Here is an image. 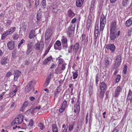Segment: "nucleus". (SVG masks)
Returning a JSON list of instances; mask_svg holds the SVG:
<instances>
[{
    "instance_id": "nucleus-1",
    "label": "nucleus",
    "mask_w": 132,
    "mask_h": 132,
    "mask_svg": "<svg viewBox=\"0 0 132 132\" xmlns=\"http://www.w3.org/2000/svg\"><path fill=\"white\" fill-rule=\"evenodd\" d=\"M106 16L104 14L102 15L100 17V31L102 32L104 28L106 23Z\"/></svg>"
},
{
    "instance_id": "nucleus-2",
    "label": "nucleus",
    "mask_w": 132,
    "mask_h": 132,
    "mask_svg": "<svg viewBox=\"0 0 132 132\" xmlns=\"http://www.w3.org/2000/svg\"><path fill=\"white\" fill-rule=\"evenodd\" d=\"M23 119V115L22 114L19 115L12 122V125H14L15 124L19 125L22 122Z\"/></svg>"
},
{
    "instance_id": "nucleus-3",
    "label": "nucleus",
    "mask_w": 132,
    "mask_h": 132,
    "mask_svg": "<svg viewBox=\"0 0 132 132\" xmlns=\"http://www.w3.org/2000/svg\"><path fill=\"white\" fill-rule=\"evenodd\" d=\"M44 43L43 42H40L39 43H37L35 44L34 48L37 51L42 52L44 47Z\"/></svg>"
},
{
    "instance_id": "nucleus-4",
    "label": "nucleus",
    "mask_w": 132,
    "mask_h": 132,
    "mask_svg": "<svg viewBox=\"0 0 132 132\" xmlns=\"http://www.w3.org/2000/svg\"><path fill=\"white\" fill-rule=\"evenodd\" d=\"M77 105L76 104H74V108L75 109L74 110V112L75 113H77V114H79L80 111V103L79 102V99H78L77 101Z\"/></svg>"
},
{
    "instance_id": "nucleus-5",
    "label": "nucleus",
    "mask_w": 132,
    "mask_h": 132,
    "mask_svg": "<svg viewBox=\"0 0 132 132\" xmlns=\"http://www.w3.org/2000/svg\"><path fill=\"white\" fill-rule=\"evenodd\" d=\"M116 22L115 21H112L110 26V32H116L117 30Z\"/></svg>"
},
{
    "instance_id": "nucleus-6",
    "label": "nucleus",
    "mask_w": 132,
    "mask_h": 132,
    "mask_svg": "<svg viewBox=\"0 0 132 132\" xmlns=\"http://www.w3.org/2000/svg\"><path fill=\"white\" fill-rule=\"evenodd\" d=\"M99 87L101 91L106 92L107 88V85L105 83L102 82L99 84Z\"/></svg>"
},
{
    "instance_id": "nucleus-7",
    "label": "nucleus",
    "mask_w": 132,
    "mask_h": 132,
    "mask_svg": "<svg viewBox=\"0 0 132 132\" xmlns=\"http://www.w3.org/2000/svg\"><path fill=\"white\" fill-rule=\"evenodd\" d=\"M106 48L107 50H110L111 51V52H114L115 49V46L113 44H109L106 45Z\"/></svg>"
},
{
    "instance_id": "nucleus-8",
    "label": "nucleus",
    "mask_w": 132,
    "mask_h": 132,
    "mask_svg": "<svg viewBox=\"0 0 132 132\" xmlns=\"http://www.w3.org/2000/svg\"><path fill=\"white\" fill-rule=\"evenodd\" d=\"M33 83V82L32 81H31L28 83L25 88V92L28 93L31 90L32 88V86Z\"/></svg>"
},
{
    "instance_id": "nucleus-9",
    "label": "nucleus",
    "mask_w": 132,
    "mask_h": 132,
    "mask_svg": "<svg viewBox=\"0 0 132 132\" xmlns=\"http://www.w3.org/2000/svg\"><path fill=\"white\" fill-rule=\"evenodd\" d=\"M51 35V30L49 29H47L46 31L45 35V40H48L50 39Z\"/></svg>"
},
{
    "instance_id": "nucleus-10",
    "label": "nucleus",
    "mask_w": 132,
    "mask_h": 132,
    "mask_svg": "<svg viewBox=\"0 0 132 132\" xmlns=\"http://www.w3.org/2000/svg\"><path fill=\"white\" fill-rule=\"evenodd\" d=\"M7 44L8 48L10 50H13L14 48L15 44L13 41L11 40Z\"/></svg>"
},
{
    "instance_id": "nucleus-11",
    "label": "nucleus",
    "mask_w": 132,
    "mask_h": 132,
    "mask_svg": "<svg viewBox=\"0 0 132 132\" xmlns=\"http://www.w3.org/2000/svg\"><path fill=\"white\" fill-rule=\"evenodd\" d=\"M52 12L55 14H58L61 12L60 9H58V7L56 5L52 7Z\"/></svg>"
},
{
    "instance_id": "nucleus-12",
    "label": "nucleus",
    "mask_w": 132,
    "mask_h": 132,
    "mask_svg": "<svg viewBox=\"0 0 132 132\" xmlns=\"http://www.w3.org/2000/svg\"><path fill=\"white\" fill-rule=\"evenodd\" d=\"M61 44L59 40H57L54 45L55 49L59 50H60L61 48H60L59 47L61 46Z\"/></svg>"
},
{
    "instance_id": "nucleus-13",
    "label": "nucleus",
    "mask_w": 132,
    "mask_h": 132,
    "mask_svg": "<svg viewBox=\"0 0 132 132\" xmlns=\"http://www.w3.org/2000/svg\"><path fill=\"white\" fill-rule=\"evenodd\" d=\"M92 22V16L89 14L88 16L87 24V28L89 29L90 27L91 24Z\"/></svg>"
},
{
    "instance_id": "nucleus-14",
    "label": "nucleus",
    "mask_w": 132,
    "mask_h": 132,
    "mask_svg": "<svg viewBox=\"0 0 132 132\" xmlns=\"http://www.w3.org/2000/svg\"><path fill=\"white\" fill-rule=\"evenodd\" d=\"M79 47V43H77L73 46L72 45L71 46V49H73V50L75 52L77 51Z\"/></svg>"
},
{
    "instance_id": "nucleus-15",
    "label": "nucleus",
    "mask_w": 132,
    "mask_h": 132,
    "mask_svg": "<svg viewBox=\"0 0 132 132\" xmlns=\"http://www.w3.org/2000/svg\"><path fill=\"white\" fill-rule=\"evenodd\" d=\"M121 88L120 86H118L116 88L114 93V96L115 97H118L121 90Z\"/></svg>"
},
{
    "instance_id": "nucleus-16",
    "label": "nucleus",
    "mask_w": 132,
    "mask_h": 132,
    "mask_svg": "<svg viewBox=\"0 0 132 132\" xmlns=\"http://www.w3.org/2000/svg\"><path fill=\"white\" fill-rule=\"evenodd\" d=\"M30 104L28 101H25L23 104V106L20 109V111L23 112L24 111L23 109L29 106L30 105Z\"/></svg>"
},
{
    "instance_id": "nucleus-17",
    "label": "nucleus",
    "mask_w": 132,
    "mask_h": 132,
    "mask_svg": "<svg viewBox=\"0 0 132 132\" xmlns=\"http://www.w3.org/2000/svg\"><path fill=\"white\" fill-rule=\"evenodd\" d=\"M115 32H110V38L111 40L113 41L116 38L117 34Z\"/></svg>"
},
{
    "instance_id": "nucleus-18",
    "label": "nucleus",
    "mask_w": 132,
    "mask_h": 132,
    "mask_svg": "<svg viewBox=\"0 0 132 132\" xmlns=\"http://www.w3.org/2000/svg\"><path fill=\"white\" fill-rule=\"evenodd\" d=\"M36 36L35 31L34 30H31L30 32L29 35V37L30 39H32L35 37Z\"/></svg>"
},
{
    "instance_id": "nucleus-19",
    "label": "nucleus",
    "mask_w": 132,
    "mask_h": 132,
    "mask_svg": "<svg viewBox=\"0 0 132 132\" xmlns=\"http://www.w3.org/2000/svg\"><path fill=\"white\" fill-rule=\"evenodd\" d=\"M84 0H76V4L77 7H81L82 5Z\"/></svg>"
},
{
    "instance_id": "nucleus-20",
    "label": "nucleus",
    "mask_w": 132,
    "mask_h": 132,
    "mask_svg": "<svg viewBox=\"0 0 132 132\" xmlns=\"http://www.w3.org/2000/svg\"><path fill=\"white\" fill-rule=\"evenodd\" d=\"M132 24V17L128 19L125 22L126 26L127 27H129Z\"/></svg>"
},
{
    "instance_id": "nucleus-21",
    "label": "nucleus",
    "mask_w": 132,
    "mask_h": 132,
    "mask_svg": "<svg viewBox=\"0 0 132 132\" xmlns=\"http://www.w3.org/2000/svg\"><path fill=\"white\" fill-rule=\"evenodd\" d=\"M68 16L71 18H72L75 15V14L72 11L71 9H69L67 12Z\"/></svg>"
},
{
    "instance_id": "nucleus-22",
    "label": "nucleus",
    "mask_w": 132,
    "mask_h": 132,
    "mask_svg": "<svg viewBox=\"0 0 132 132\" xmlns=\"http://www.w3.org/2000/svg\"><path fill=\"white\" fill-rule=\"evenodd\" d=\"M50 76H48L46 79L45 83L44 84V86L45 87L47 86L50 81L51 79V74L50 73Z\"/></svg>"
},
{
    "instance_id": "nucleus-23",
    "label": "nucleus",
    "mask_w": 132,
    "mask_h": 132,
    "mask_svg": "<svg viewBox=\"0 0 132 132\" xmlns=\"http://www.w3.org/2000/svg\"><path fill=\"white\" fill-rule=\"evenodd\" d=\"M52 59V57L51 56L48 57L43 62V64H46L48 63L49 62L51 61Z\"/></svg>"
},
{
    "instance_id": "nucleus-24",
    "label": "nucleus",
    "mask_w": 132,
    "mask_h": 132,
    "mask_svg": "<svg viewBox=\"0 0 132 132\" xmlns=\"http://www.w3.org/2000/svg\"><path fill=\"white\" fill-rule=\"evenodd\" d=\"M127 100L130 101L132 100V92L131 89H129V91Z\"/></svg>"
},
{
    "instance_id": "nucleus-25",
    "label": "nucleus",
    "mask_w": 132,
    "mask_h": 132,
    "mask_svg": "<svg viewBox=\"0 0 132 132\" xmlns=\"http://www.w3.org/2000/svg\"><path fill=\"white\" fill-rule=\"evenodd\" d=\"M88 36L85 34H83L82 36V41H84V43H86L88 42Z\"/></svg>"
},
{
    "instance_id": "nucleus-26",
    "label": "nucleus",
    "mask_w": 132,
    "mask_h": 132,
    "mask_svg": "<svg viewBox=\"0 0 132 132\" xmlns=\"http://www.w3.org/2000/svg\"><path fill=\"white\" fill-rule=\"evenodd\" d=\"M14 75L15 80L17 79L20 75V72L19 71H16L15 72Z\"/></svg>"
},
{
    "instance_id": "nucleus-27",
    "label": "nucleus",
    "mask_w": 132,
    "mask_h": 132,
    "mask_svg": "<svg viewBox=\"0 0 132 132\" xmlns=\"http://www.w3.org/2000/svg\"><path fill=\"white\" fill-rule=\"evenodd\" d=\"M8 61L7 58L4 57L2 59L1 63L2 65H5L7 63Z\"/></svg>"
},
{
    "instance_id": "nucleus-28",
    "label": "nucleus",
    "mask_w": 132,
    "mask_h": 132,
    "mask_svg": "<svg viewBox=\"0 0 132 132\" xmlns=\"http://www.w3.org/2000/svg\"><path fill=\"white\" fill-rule=\"evenodd\" d=\"M16 29V28L15 27H13L11 28L9 30L7 31L9 35H11L14 32Z\"/></svg>"
},
{
    "instance_id": "nucleus-29",
    "label": "nucleus",
    "mask_w": 132,
    "mask_h": 132,
    "mask_svg": "<svg viewBox=\"0 0 132 132\" xmlns=\"http://www.w3.org/2000/svg\"><path fill=\"white\" fill-rule=\"evenodd\" d=\"M53 132H58L57 126L55 124H53L52 126Z\"/></svg>"
},
{
    "instance_id": "nucleus-30",
    "label": "nucleus",
    "mask_w": 132,
    "mask_h": 132,
    "mask_svg": "<svg viewBox=\"0 0 132 132\" xmlns=\"http://www.w3.org/2000/svg\"><path fill=\"white\" fill-rule=\"evenodd\" d=\"M61 41L62 44H67V38L64 36H62Z\"/></svg>"
},
{
    "instance_id": "nucleus-31",
    "label": "nucleus",
    "mask_w": 132,
    "mask_h": 132,
    "mask_svg": "<svg viewBox=\"0 0 132 132\" xmlns=\"http://www.w3.org/2000/svg\"><path fill=\"white\" fill-rule=\"evenodd\" d=\"M105 92L104 91H101L99 93V98L101 99H102L103 98L104 95V93Z\"/></svg>"
},
{
    "instance_id": "nucleus-32",
    "label": "nucleus",
    "mask_w": 132,
    "mask_h": 132,
    "mask_svg": "<svg viewBox=\"0 0 132 132\" xmlns=\"http://www.w3.org/2000/svg\"><path fill=\"white\" fill-rule=\"evenodd\" d=\"M130 0H123L122 2V4L123 6H126L128 4Z\"/></svg>"
},
{
    "instance_id": "nucleus-33",
    "label": "nucleus",
    "mask_w": 132,
    "mask_h": 132,
    "mask_svg": "<svg viewBox=\"0 0 132 132\" xmlns=\"http://www.w3.org/2000/svg\"><path fill=\"white\" fill-rule=\"evenodd\" d=\"M121 60V57L120 55H118L116 59V62H118L120 63Z\"/></svg>"
},
{
    "instance_id": "nucleus-34",
    "label": "nucleus",
    "mask_w": 132,
    "mask_h": 132,
    "mask_svg": "<svg viewBox=\"0 0 132 132\" xmlns=\"http://www.w3.org/2000/svg\"><path fill=\"white\" fill-rule=\"evenodd\" d=\"M9 34L7 31L6 32L3 33L2 35L1 39L2 40H4L5 39L6 37Z\"/></svg>"
},
{
    "instance_id": "nucleus-35",
    "label": "nucleus",
    "mask_w": 132,
    "mask_h": 132,
    "mask_svg": "<svg viewBox=\"0 0 132 132\" xmlns=\"http://www.w3.org/2000/svg\"><path fill=\"white\" fill-rule=\"evenodd\" d=\"M72 73L73 74V79H76L78 76V72L77 71V70H76L75 72H72Z\"/></svg>"
},
{
    "instance_id": "nucleus-36",
    "label": "nucleus",
    "mask_w": 132,
    "mask_h": 132,
    "mask_svg": "<svg viewBox=\"0 0 132 132\" xmlns=\"http://www.w3.org/2000/svg\"><path fill=\"white\" fill-rule=\"evenodd\" d=\"M75 24L73 26L72 24H70V26L68 27V29L73 31L75 29Z\"/></svg>"
},
{
    "instance_id": "nucleus-37",
    "label": "nucleus",
    "mask_w": 132,
    "mask_h": 132,
    "mask_svg": "<svg viewBox=\"0 0 132 132\" xmlns=\"http://www.w3.org/2000/svg\"><path fill=\"white\" fill-rule=\"evenodd\" d=\"M62 128H64L62 132H67V130L68 128L67 125H65V124L63 125L62 126Z\"/></svg>"
},
{
    "instance_id": "nucleus-38",
    "label": "nucleus",
    "mask_w": 132,
    "mask_h": 132,
    "mask_svg": "<svg viewBox=\"0 0 132 132\" xmlns=\"http://www.w3.org/2000/svg\"><path fill=\"white\" fill-rule=\"evenodd\" d=\"M73 31L69 30H67V33L69 37H70L72 35Z\"/></svg>"
},
{
    "instance_id": "nucleus-39",
    "label": "nucleus",
    "mask_w": 132,
    "mask_h": 132,
    "mask_svg": "<svg viewBox=\"0 0 132 132\" xmlns=\"http://www.w3.org/2000/svg\"><path fill=\"white\" fill-rule=\"evenodd\" d=\"M121 76L119 75H117V77L115 79L116 83L118 82L121 79Z\"/></svg>"
},
{
    "instance_id": "nucleus-40",
    "label": "nucleus",
    "mask_w": 132,
    "mask_h": 132,
    "mask_svg": "<svg viewBox=\"0 0 132 132\" xmlns=\"http://www.w3.org/2000/svg\"><path fill=\"white\" fill-rule=\"evenodd\" d=\"M67 101L64 100L61 106L66 108L67 106Z\"/></svg>"
},
{
    "instance_id": "nucleus-41",
    "label": "nucleus",
    "mask_w": 132,
    "mask_h": 132,
    "mask_svg": "<svg viewBox=\"0 0 132 132\" xmlns=\"http://www.w3.org/2000/svg\"><path fill=\"white\" fill-rule=\"evenodd\" d=\"M25 42V40L24 39H22L20 42L18 44V47L19 49L21 45L23 43H24Z\"/></svg>"
},
{
    "instance_id": "nucleus-42",
    "label": "nucleus",
    "mask_w": 132,
    "mask_h": 132,
    "mask_svg": "<svg viewBox=\"0 0 132 132\" xmlns=\"http://www.w3.org/2000/svg\"><path fill=\"white\" fill-rule=\"evenodd\" d=\"M19 37V36L18 34H15L13 35V37L14 40H17L18 38Z\"/></svg>"
},
{
    "instance_id": "nucleus-43",
    "label": "nucleus",
    "mask_w": 132,
    "mask_h": 132,
    "mask_svg": "<svg viewBox=\"0 0 132 132\" xmlns=\"http://www.w3.org/2000/svg\"><path fill=\"white\" fill-rule=\"evenodd\" d=\"M65 108L61 106L59 110V112L60 113H62L65 109Z\"/></svg>"
},
{
    "instance_id": "nucleus-44",
    "label": "nucleus",
    "mask_w": 132,
    "mask_h": 132,
    "mask_svg": "<svg viewBox=\"0 0 132 132\" xmlns=\"http://www.w3.org/2000/svg\"><path fill=\"white\" fill-rule=\"evenodd\" d=\"M41 14L38 12L37 15V22H38V20H39L41 18Z\"/></svg>"
},
{
    "instance_id": "nucleus-45",
    "label": "nucleus",
    "mask_w": 132,
    "mask_h": 132,
    "mask_svg": "<svg viewBox=\"0 0 132 132\" xmlns=\"http://www.w3.org/2000/svg\"><path fill=\"white\" fill-rule=\"evenodd\" d=\"M120 63H119L117 62H116L113 67L115 69H117V68L120 65Z\"/></svg>"
},
{
    "instance_id": "nucleus-46",
    "label": "nucleus",
    "mask_w": 132,
    "mask_h": 132,
    "mask_svg": "<svg viewBox=\"0 0 132 132\" xmlns=\"http://www.w3.org/2000/svg\"><path fill=\"white\" fill-rule=\"evenodd\" d=\"M38 125L40 129L42 130H43L44 128V125L41 123H39Z\"/></svg>"
},
{
    "instance_id": "nucleus-47",
    "label": "nucleus",
    "mask_w": 132,
    "mask_h": 132,
    "mask_svg": "<svg viewBox=\"0 0 132 132\" xmlns=\"http://www.w3.org/2000/svg\"><path fill=\"white\" fill-rule=\"evenodd\" d=\"M99 32L98 27V25L96 26L94 31V34H98Z\"/></svg>"
},
{
    "instance_id": "nucleus-48",
    "label": "nucleus",
    "mask_w": 132,
    "mask_h": 132,
    "mask_svg": "<svg viewBox=\"0 0 132 132\" xmlns=\"http://www.w3.org/2000/svg\"><path fill=\"white\" fill-rule=\"evenodd\" d=\"M61 86H59L56 88L55 91L59 93L61 91Z\"/></svg>"
},
{
    "instance_id": "nucleus-49",
    "label": "nucleus",
    "mask_w": 132,
    "mask_h": 132,
    "mask_svg": "<svg viewBox=\"0 0 132 132\" xmlns=\"http://www.w3.org/2000/svg\"><path fill=\"white\" fill-rule=\"evenodd\" d=\"M127 68V66L126 65H125L124 66L123 72L124 74H126Z\"/></svg>"
},
{
    "instance_id": "nucleus-50",
    "label": "nucleus",
    "mask_w": 132,
    "mask_h": 132,
    "mask_svg": "<svg viewBox=\"0 0 132 132\" xmlns=\"http://www.w3.org/2000/svg\"><path fill=\"white\" fill-rule=\"evenodd\" d=\"M12 57L13 58H15L16 56V52L15 51H13L12 54Z\"/></svg>"
},
{
    "instance_id": "nucleus-51",
    "label": "nucleus",
    "mask_w": 132,
    "mask_h": 132,
    "mask_svg": "<svg viewBox=\"0 0 132 132\" xmlns=\"http://www.w3.org/2000/svg\"><path fill=\"white\" fill-rule=\"evenodd\" d=\"M32 46V43H29L27 45V48L31 49Z\"/></svg>"
},
{
    "instance_id": "nucleus-52",
    "label": "nucleus",
    "mask_w": 132,
    "mask_h": 132,
    "mask_svg": "<svg viewBox=\"0 0 132 132\" xmlns=\"http://www.w3.org/2000/svg\"><path fill=\"white\" fill-rule=\"evenodd\" d=\"M42 5L43 6L44 8H45L46 5V2L45 0H43L42 2Z\"/></svg>"
},
{
    "instance_id": "nucleus-53",
    "label": "nucleus",
    "mask_w": 132,
    "mask_h": 132,
    "mask_svg": "<svg viewBox=\"0 0 132 132\" xmlns=\"http://www.w3.org/2000/svg\"><path fill=\"white\" fill-rule=\"evenodd\" d=\"M16 95V93L13 91L10 92V96L11 97H12Z\"/></svg>"
},
{
    "instance_id": "nucleus-54",
    "label": "nucleus",
    "mask_w": 132,
    "mask_h": 132,
    "mask_svg": "<svg viewBox=\"0 0 132 132\" xmlns=\"http://www.w3.org/2000/svg\"><path fill=\"white\" fill-rule=\"evenodd\" d=\"M34 124L33 121L32 119H30V120L29 122V124L28 125V126H33Z\"/></svg>"
},
{
    "instance_id": "nucleus-55",
    "label": "nucleus",
    "mask_w": 132,
    "mask_h": 132,
    "mask_svg": "<svg viewBox=\"0 0 132 132\" xmlns=\"http://www.w3.org/2000/svg\"><path fill=\"white\" fill-rule=\"evenodd\" d=\"M118 126L116 127L113 130L112 132H118L119 130Z\"/></svg>"
},
{
    "instance_id": "nucleus-56",
    "label": "nucleus",
    "mask_w": 132,
    "mask_h": 132,
    "mask_svg": "<svg viewBox=\"0 0 132 132\" xmlns=\"http://www.w3.org/2000/svg\"><path fill=\"white\" fill-rule=\"evenodd\" d=\"M49 51L47 50H46L45 52V53L43 56V58H44L48 53Z\"/></svg>"
},
{
    "instance_id": "nucleus-57",
    "label": "nucleus",
    "mask_w": 132,
    "mask_h": 132,
    "mask_svg": "<svg viewBox=\"0 0 132 132\" xmlns=\"http://www.w3.org/2000/svg\"><path fill=\"white\" fill-rule=\"evenodd\" d=\"M132 31V29H131V28L130 29H129L128 30V36H131V32Z\"/></svg>"
},
{
    "instance_id": "nucleus-58",
    "label": "nucleus",
    "mask_w": 132,
    "mask_h": 132,
    "mask_svg": "<svg viewBox=\"0 0 132 132\" xmlns=\"http://www.w3.org/2000/svg\"><path fill=\"white\" fill-rule=\"evenodd\" d=\"M13 87H15V88L13 91L15 93H16V92H17L18 90L17 89L18 86L14 85H13Z\"/></svg>"
},
{
    "instance_id": "nucleus-59",
    "label": "nucleus",
    "mask_w": 132,
    "mask_h": 132,
    "mask_svg": "<svg viewBox=\"0 0 132 132\" xmlns=\"http://www.w3.org/2000/svg\"><path fill=\"white\" fill-rule=\"evenodd\" d=\"M73 126L72 125H69L68 127L69 130L70 131H72L73 128Z\"/></svg>"
},
{
    "instance_id": "nucleus-60",
    "label": "nucleus",
    "mask_w": 132,
    "mask_h": 132,
    "mask_svg": "<svg viewBox=\"0 0 132 132\" xmlns=\"http://www.w3.org/2000/svg\"><path fill=\"white\" fill-rule=\"evenodd\" d=\"M98 34H94V40L95 42L97 41V38L98 36Z\"/></svg>"
},
{
    "instance_id": "nucleus-61",
    "label": "nucleus",
    "mask_w": 132,
    "mask_h": 132,
    "mask_svg": "<svg viewBox=\"0 0 132 132\" xmlns=\"http://www.w3.org/2000/svg\"><path fill=\"white\" fill-rule=\"evenodd\" d=\"M5 94V92H3L1 95H0V100H1L3 99V96Z\"/></svg>"
},
{
    "instance_id": "nucleus-62",
    "label": "nucleus",
    "mask_w": 132,
    "mask_h": 132,
    "mask_svg": "<svg viewBox=\"0 0 132 132\" xmlns=\"http://www.w3.org/2000/svg\"><path fill=\"white\" fill-rule=\"evenodd\" d=\"M105 65L106 67L109 65V61L108 60H105Z\"/></svg>"
},
{
    "instance_id": "nucleus-63",
    "label": "nucleus",
    "mask_w": 132,
    "mask_h": 132,
    "mask_svg": "<svg viewBox=\"0 0 132 132\" xmlns=\"http://www.w3.org/2000/svg\"><path fill=\"white\" fill-rule=\"evenodd\" d=\"M99 78L98 77V76H96L95 77V82L96 84H98V82L99 81Z\"/></svg>"
},
{
    "instance_id": "nucleus-64",
    "label": "nucleus",
    "mask_w": 132,
    "mask_h": 132,
    "mask_svg": "<svg viewBox=\"0 0 132 132\" xmlns=\"http://www.w3.org/2000/svg\"><path fill=\"white\" fill-rule=\"evenodd\" d=\"M12 23V21L10 20H8L6 22V24L8 26L10 25Z\"/></svg>"
}]
</instances>
